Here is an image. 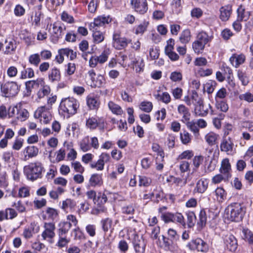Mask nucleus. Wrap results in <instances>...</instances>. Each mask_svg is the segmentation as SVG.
<instances>
[{
	"label": "nucleus",
	"mask_w": 253,
	"mask_h": 253,
	"mask_svg": "<svg viewBox=\"0 0 253 253\" xmlns=\"http://www.w3.org/2000/svg\"><path fill=\"white\" fill-rule=\"evenodd\" d=\"M156 98L163 102L168 104L170 101V96L169 93L167 92H163L162 94H158L155 95Z\"/></svg>",
	"instance_id": "nucleus-49"
},
{
	"label": "nucleus",
	"mask_w": 253,
	"mask_h": 253,
	"mask_svg": "<svg viewBox=\"0 0 253 253\" xmlns=\"http://www.w3.org/2000/svg\"><path fill=\"white\" fill-rule=\"evenodd\" d=\"M109 55V50L108 49L105 50L99 56H97L98 63L103 64L105 63L108 58Z\"/></svg>",
	"instance_id": "nucleus-63"
},
{
	"label": "nucleus",
	"mask_w": 253,
	"mask_h": 253,
	"mask_svg": "<svg viewBox=\"0 0 253 253\" xmlns=\"http://www.w3.org/2000/svg\"><path fill=\"white\" fill-rule=\"evenodd\" d=\"M108 106L109 110L114 114L121 115L123 113L122 108L112 101L108 102Z\"/></svg>",
	"instance_id": "nucleus-31"
},
{
	"label": "nucleus",
	"mask_w": 253,
	"mask_h": 253,
	"mask_svg": "<svg viewBox=\"0 0 253 253\" xmlns=\"http://www.w3.org/2000/svg\"><path fill=\"white\" fill-rule=\"evenodd\" d=\"M190 245L192 248L202 252H207L209 250L208 244L202 238H195L191 241Z\"/></svg>",
	"instance_id": "nucleus-12"
},
{
	"label": "nucleus",
	"mask_w": 253,
	"mask_h": 253,
	"mask_svg": "<svg viewBox=\"0 0 253 253\" xmlns=\"http://www.w3.org/2000/svg\"><path fill=\"white\" fill-rule=\"evenodd\" d=\"M174 41L172 39H170L167 42V45L165 47V52L167 55L173 52Z\"/></svg>",
	"instance_id": "nucleus-57"
},
{
	"label": "nucleus",
	"mask_w": 253,
	"mask_h": 253,
	"mask_svg": "<svg viewBox=\"0 0 253 253\" xmlns=\"http://www.w3.org/2000/svg\"><path fill=\"white\" fill-rule=\"evenodd\" d=\"M180 138L183 144H188L191 141V136L189 132L183 131L180 134Z\"/></svg>",
	"instance_id": "nucleus-51"
},
{
	"label": "nucleus",
	"mask_w": 253,
	"mask_h": 253,
	"mask_svg": "<svg viewBox=\"0 0 253 253\" xmlns=\"http://www.w3.org/2000/svg\"><path fill=\"white\" fill-rule=\"evenodd\" d=\"M89 183L93 187L101 185L102 183V175L98 173L92 174L89 178Z\"/></svg>",
	"instance_id": "nucleus-28"
},
{
	"label": "nucleus",
	"mask_w": 253,
	"mask_h": 253,
	"mask_svg": "<svg viewBox=\"0 0 253 253\" xmlns=\"http://www.w3.org/2000/svg\"><path fill=\"white\" fill-rule=\"evenodd\" d=\"M161 218L166 223L173 222V213L169 212L163 213L161 215Z\"/></svg>",
	"instance_id": "nucleus-56"
},
{
	"label": "nucleus",
	"mask_w": 253,
	"mask_h": 253,
	"mask_svg": "<svg viewBox=\"0 0 253 253\" xmlns=\"http://www.w3.org/2000/svg\"><path fill=\"white\" fill-rule=\"evenodd\" d=\"M208 187V181L207 179L202 178L198 181L194 191L199 193H204Z\"/></svg>",
	"instance_id": "nucleus-24"
},
{
	"label": "nucleus",
	"mask_w": 253,
	"mask_h": 253,
	"mask_svg": "<svg viewBox=\"0 0 253 253\" xmlns=\"http://www.w3.org/2000/svg\"><path fill=\"white\" fill-rule=\"evenodd\" d=\"M79 105V103L76 99L68 97L62 100L59 108L63 112L69 115H73L77 113Z\"/></svg>",
	"instance_id": "nucleus-2"
},
{
	"label": "nucleus",
	"mask_w": 253,
	"mask_h": 253,
	"mask_svg": "<svg viewBox=\"0 0 253 253\" xmlns=\"http://www.w3.org/2000/svg\"><path fill=\"white\" fill-rule=\"evenodd\" d=\"M157 244L165 250H171L172 248L173 243L171 238H158Z\"/></svg>",
	"instance_id": "nucleus-26"
},
{
	"label": "nucleus",
	"mask_w": 253,
	"mask_h": 253,
	"mask_svg": "<svg viewBox=\"0 0 253 253\" xmlns=\"http://www.w3.org/2000/svg\"><path fill=\"white\" fill-rule=\"evenodd\" d=\"M246 59L245 56L243 54H234L230 58V63L235 68H238L240 65L244 63Z\"/></svg>",
	"instance_id": "nucleus-18"
},
{
	"label": "nucleus",
	"mask_w": 253,
	"mask_h": 253,
	"mask_svg": "<svg viewBox=\"0 0 253 253\" xmlns=\"http://www.w3.org/2000/svg\"><path fill=\"white\" fill-rule=\"evenodd\" d=\"M48 78L51 83H57L61 80V73L57 67L51 68L48 74Z\"/></svg>",
	"instance_id": "nucleus-17"
},
{
	"label": "nucleus",
	"mask_w": 253,
	"mask_h": 253,
	"mask_svg": "<svg viewBox=\"0 0 253 253\" xmlns=\"http://www.w3.org/2000/svg\"><path fill=\"white\" fill-rule=\"evenodd\" d=\"M98 122L97 119L94 117H90L86 121V126L91 129H95L98 126Z\"/></svg>",
	"instance_id": "nucleus-48"
},
{
	"label": "nucleus",
	"mask_w": 253,
	"mask_h": 253,
	"mask_svg": "<svg viewBox=\"0 0 253 253\" xmlns=\"http://www.w3.org/2000/svg\"><path fill=\"white\" fill-rule=\"evenodd\" d=\"M24 153L25 154L24 160L27 161L29 158L37 156L39 153V149L34 146H29L24 149Z\"/></svg>",
	"instance_id": "nucleus-19"
},
{
	"label": "nucleus",
	"mask_w": 253,
	"mask_h": 253,
	"mask_svg": "<svg viewBox=\"0 0 253 253\" xmlns=\"http://www.w3.org/2000/svg\"><path fill=\"white\" fill-rule=\"evenodd\" d=\"M130 5L135 12L142 15L145 14L148 9L147 0H131Z\"/></svg>",
	"instance_id": "nucleus-8"
},
{
	"label": "nucleus",
	"mask_w": 253,
	"mask_h": 253,
	"mask_svg": "<svg viewBox=\"0 0 253 253\" xmlns=\"http://www.w3.org/2000/svg\"><path fill=\"white\" fill-rule=\"evenodd\" d=\"M216 108L223 112H226L228 110V104L223 101H216L215 103Z\"/></svg>",
	"instance_id": "nucleus-55"
},
{
	"label": "nucleus",
	"mask_w": 253,
	"mask_h": 253,
	"mask_svg": "<svg viewBox=\"0 0 253 253\" xmlns=\"http://www.w3.org/2000/svg\"><path fill=\"white\" fill-rule=\"evenodd\" d=\"M245 213V209L240 203L230 204L225 210V214L228 219L231 221H241Z\"/></svg>",
	"instance_id": "nucleus-1"
},
{
	"label": "nucleus",
	"mask_w": 253,
	"mask_h": 253,
	"mask_svg": "<svg viewBox=\"0 0 253 253\" xmlns=\"http://www.w3.org/2000/svg\"><path fill=\"white\" fill-rule=\"evenodd\" d=\"M129 41L126 38L121 37L118 34L113 35V45L117 49H122L127 45Z\"/></svg>",
	"instance_id": "nucleus-11"
},
{
	"label": "nucleus",
	"mask_w": 253,
	"mask_h": 253,
	"mask_svg": "<svg viewBox=\"0 0 253 253\" xmlns=\"http://www.w3.org/2000/svg\"><path fill=\"white\" fill-rule=\"evenodd\" d=\"M45 230L42 233V237H53L55 235V225L53 223H45Z\"/></svg>",
	"instance_id": "nucleus-22"
},
{
	"label": "nucleus",
	"mask_w": 253,
	"mask_h": 253,
	"mask_svg": "<svg viewBox=\"0 0 253 253\" xmlns=\"http://www.w3.org/2000/svg\"><path fill=\"white\" fill-rule=\"evenodd\" d=\"M41 86L42 87L39 89L37 93L38 97L39 99L42 98L44 96H47L51 91L50 87L48 85H45L44 84Z\"/></svg>",
	"instance_id": "nucleus-36"
},
{
	"label": "nucleus",
	"mask_w": 253,
	"mask_h": 253,
	"mask_svg": "<svg viewBox=\"0 0 253 253\" xmlns=\"http://www.w3.org/2000/svg\"><path fill=\"white\" fill-rule=\"evenodd\" d=\"M14 13L16 16H22L25 13V9L21 5L17 4L14 8Z\"/></svg>",
	"instance_id": "nucleus-60"
},
{
	"label": "nucleus",
	"mask_w": 253,
	"mask_h": 253,
	"mask_svg": "<svg viewBox=\"0 0 253 253\" xmlns=\"http://www.w3.org/2000/svg\"><path fill=\"white\" fill-rule=\"evenodd\" d=\"M228 249L234 252L237 248L238 244L236 238H227L225 242Z\"/></svg>",
	"instance_id": "nucleus-38"
},
{
	"label": "nucleus",
	"mask_w": 253,
	"mask_h": 253,
	"mask_svg": "<svg viewBox=\"0 0 253 253\" xmlns=\"http://www.w3.org/2000/svg\"><path fill=\"white\" fill-rule=\"evenodd\" d=\"M229 178L230 177H229L228 176L218 174L212 177L211 181L213 184H218L221 182L222 181H227Z\"/></svg>",
	"instance_id": "nucleus-44"
},
{
	"label": "nucleus",
	"mask_w": 253,
	"mask_h": 253,
	"mask_svg": "<svg viewBox=\"0 0 253 253\" xmlns=\"http://www.w3.org/2000/svg\"><path fill=\"white\" fill-rule=\"evenodd\" d=\"M187 218V224L189 227H193L196 221V215L194 212L189 211L186 213Z\"/></svg>",
	"instance_id": "nucleus-53"
},
{
	"label": "nucleus",
	"mask_w": 253,
	"mask_h": 253,
	"mask_svg": "<svg viewBox=\"0 0 253 253\" xmlns=\"http://www.w3.org/2000/svg\"><path fill=\"white\" fill-rule=\"evenodd\" d=\"M237 75L239 79L241 81L242 84L243 85H247L249 82V80L246 74L239 70L238 71Z\"/></svg>",
	"instance_id": "nucleus-58"
},
{
	"label": "nucleus",
	"mask_w": 253,
	"mask_h": 253,
	"mask_svg": "<svg viewBox=\"0 0 253 253\" xmlns=\"http://www.w3.org/2000/svg\"><path fill=\"white\" fill-rule=\"evenodd\" d=\"M89 138L86 137L82 140L80 143V149L84 152H87L90 149V146L88 144Z\"/></svg>",
	"instance_id": "nucleus-52"
},
{
	"label": "nucleus",
	"mask_w": 253,
	"mask_h": 253,
	"mask_svg": "<svg viewBox=\"0 0 253 253\" xmlns=\"http://www.w3.org/2000/svg\"><path fill=\"white\" fill-rule=\"evenodd\" d=\"M191 39V34L189 30H185L181 33L179 40L182 43H186L188 42Z\"/></svg>",
	"instance_id": "nucleus-42"
},
{
	"label": "nucleus",
	"mask_w": 253,
	"mask_h": 253,
	"mask_svg": "<svg viewBox=\"0 0 253 253\" xmlns=\"http://www.w3.org/2000/svg\"><path fill=\"white\" fill-rule=\"evenodd\" d=\"M202 100L198 93L193 91L190 96H186L184 97L183 100L188 106L193 105L194 107Z\"/></svg>",
	"instance_id": "nucleus-14"
},
{
	"label": "nucleus",
	"mask_w": 253,
	"mask_h": 253,
	"mask_svg": "<svg viewBox=\"0 0 253 253\" xmlns=\"http://www.w3.org/2000/svg\"><path fill=\"white\" fill-rule=\"evenodd\" d=\"M233 142L230 137L223 138L220 145V150L228 155L233 154Z\"/></svg>",
	"instance_id": "nucleus-13"
},
{
	"label": "nucleus",
	"mask_w": 253,
	"mask_h": 253,
	"mask_svg": "<svg viewBox=\"0 0 253 253\" xmlns=\"http://www.w3.org/2000/svg\"><path fill=\"white\" fill-rule=\"evenodd\" d=\"M45 84L44 80L42 78H39L36 80H31L25 83L26 88L27 90H31L32 88L38 87L40 85Z\"/></svg>",
	"instance_id": "nucleus-23"
},
{
	"label": "nucleus",
	"mask_w": 253,
	"mask_h": 253,
	"mask_svg": "<svg viewBox=\"0 0 253 253\" xmlns=\"http://www.w3.org/2000/svg\"><path fill=\"white\" fill-rule=\"evenodd\" d=\"M79 132V125L76 123H73L69 125L67 127L66 134L68 136L75 137L78 136Z\"/></svg>",
	"instance_id": "nucleus-27"
},
{
	"label": "nucleus",
	"mask_w": 253,
	"mask_h": 253,
	"mask_svg": "<svg viewBox=\"0 0 253 253\" xmlns=\"http://www.w3.org/2000/svg\"><path fill=\"white\" fill-rule=\"evenodd\" d=\"M28 61L31 64L37 67L41 62L40 55L38 53L31 54L28 58Z\"/></svg>",
	"instance_id": "nucleus-41"
},
{
	"label": "nucleus",
	"mask_w": 253,
	"mask_h": 253,
	"mask_svg": "<svg viewBox=\"0 0 253 253\" xmlns=\"http://www.w3.org/2000/svg\"><path fill=\"white\" fill-rule=\"evenodd\" d=\"M133 245L136 252L144 251L145 243L144 238H134Z\"/></svg>",
	"instance_id": "nucleus-29"
},
{
	"label": "nucleus",
	"mask_w": 253,
	"mask_h": 253,
	"mask_svg": "<svg viewBox=\"0 0 253 253\" xmlns=\"http://www.w3.org/2000/svg\"><path fill=\"white\" fill-rule=\"evenodd\" d=\"M199 217V221L198 222V224L201 227L205 226L207 220V215L205 210H202L200 211Z\"/></svg>",
	"instance_id": "nucleus-54"
},
{
	"label": "nucleus",
	"mask_w": 253,
	"mask_h": 253,
	"mask_svg": "<svg viewBox=\"0 0 253 253\" xmlns=\"http://www.w3.org/2000/svg\"><path fill=\"white\" fill-rule=\"evenodd\" d=\"M87 104L91 109H94L97 108L99 105V103L97 98L89 96L87 98Z\"/></svg>",
	"instance_id": "nucleus-45"
},
{
	"label": "nucleus",
	"mask_w": 253,
	"mask_h": 253,
	"mask_svg": "<svg viewBox=\"0 0 253 253\" xmlns=\"http://www.w3.org/2000/svg\"><path fill=\"white\" fill-rule=\"evenodd\" d=\"M43 168L39 162L31 163L24 168V171L28 179L32 181L42 177Z\"/></svg>",
	"instance_id": "nucleus-3"
},
{
	"label": "nucleus",
	"mask_w": 253,
	"mask_h": 253,
	"mask_svg": "<svg viewBox=\"0 0 253 253\" xmlns=\"http://www.w3.org/2000/svg\"><path fill=\"white\" fill-rule=\"evenodd\" d=\"M2 95L5 97L15 96L18 92L19 88L18 84L15 82H7L0 86Z\"/></svg>",
	"instance_id": "nucleus-4"
},
{
	"label": "nucleus",
	"mask_w": 253,
	"mask_h": 253,
	"mask_svg": "<svg viewBox=\"0 0 253 253\" xmlns=\"http://www.w3.org/2000/svg\"><path fill=\"white\" fill-rule=\"evenodd\" d=\"M92 31L93 32V38L94 42L96 43H99L104 40V37L101 32L98 30Z\"/></svg>",
	"instance_id": "nucleus-46"
},
{
	"label": "nucleus",
	"mask_w": 253,
	"mask_h": 253,
	"mask_svg": "<svg viewBox=\"0 0 253 253\" xmlns=\"http://www.w3.org/2000/svg\"><path fill=\"white\" fill-rule=\"evenodd\" d=\"M211 109V114L213 115V111L211 105L209 104L208 106H205L202 99L195 107L194 113L196 117H205L209 112V109Z\"/></svg>",
	"instance_id": "nucleus-9"
},
{
	"label": "nucleus",
	"mask_w": 253,
	"mask_h": 253,
	"mask_svg": "<svg viewBox=\"0 0 253 253\" xmlns=\"http://www.w3.org/2000/svg\"><path fill=\"white\" fill-rule=\"evenodd\" d=\"M217 201L222 202L226 198V192L222 187L217 188L215 191Z\"/></svg>",
	"instance_id": "nucleus-32"
},
{
	"label": "nucleus",
	"mask_w": 253,
	"mask_h": 253,
	"mask_svg": "<svg viewBox=\"0 0 253 253\" xmlns=\"http://www.w3.org/2000/svg\"><path fill=\"white\" fill-rule=\"evenodd\" d=\"M133 69L137 73L143 71L144 67L143 59L141 57H137L132 60Z\"/></svg>",
	"instance_id": "nucleus-25"
},
{
	"label": "nucleus",
	"mask_w": 253,
	"mask_h": 253,
	"mask_svg": "<svg viewBox=\"0 0 253 253\" xmlns=\"http://www.w3.org/2000/svg\"><path fill=\"white\" fill-rule=\"evenodd\" d=\"M185 124L187 127L195 134H199V129L198 126L194 121H188Z\"/></svg>",
	"instance_id": "nucleus-43"
},
{
	"label": "nucleus",
	"mask_w": 253,
	"mask_h": 253,
	"mask_svg": "<svg viewBox=\"0 0 253 253\" xmlns=\"http://www.w3.org/2000/svg\"><path fill=\"white\" fill-rule=\"evenodd\" d=\"M238 19L240 21H247L250 15L249 11H246L242 5H240L237 9Z\"/></svg>",
	"instance_id": "nucleus-30"
},
{
	"label": "nucleus",
	"mask_w": 253,
	"mask_h": 253,
	"mask_svg": "<svg viewBox=\"0 0 253 253\" xmlns=\"http://www.w3.org/2000/svg\"><path fill=\"white\" fill-rule=\"evenodd\" d=\"M177 222L183 226L185 225L184 217L180 213L176 212L174 214L173 213V222Z\"/></svg>",
	"instance_id": "nucleus-64"
},
{
	"label": "nucleus",
	"mask_w": 253,
	"mask_h": 253,
	"mask_svg": "<svg viewBox=\"0 0 253 253\" xmlns=\"http://www.w3.org/2000/svg\"><path fill=\"white\" fill-rule=\"evenodd\" d=\"M220 15L219 18L222 21H227L232 12V6L227 4L222 6L219 9Z\"/></svg>",
	"instance_id": "nucleus-16"
},
{
	"label": "nucleus",
	"mask_w": 253,
	"mask_h": 253,
	"mask_svg": "<svg viewBox=\"0 0 253 253\" xmlns=\"http://www.w3.org/2000/svg\"><path fill=\"white\" fill-rule=\"evenodd\" d=\"M178 114L181 117V121L185 123L190 120L191 113L189 110L184 105H179L177 108Z\"/></svg>",
	"instance_id": "nucleus-15"
},
{
	"label": "nucleus",
	"mask_w": 253,
	"mask_h": 253,
	"mask_svg": "<svg viewBox=\"0 0 253 253\" xmlns=\"http://www.w3.org/2000/svg\"><path fill=\"white\" fill-rule=\"evenodd\" d=\"M103 77L101 76L98 77L96 81H91L88 82V84L92 87H99L101 86L103 84Z\"/></svg>",
	"instance_id": "nucleus-62"
},
{
	"label": "nucleus",
	"mask_w": 253,
	"mask_h": 253,
	"mask_svg": "<svg viewBox=\"0 0 253 253\" xmlns=\"http://www.w3.org/2000/svg\"><path fill=\"white\" fill-rule=\"evenodd\" d=\"M29 117V112L25 109L22 108H19L17 112L16 119L21 122L25 121Z\"/></svg>",
	"instance_id": "nucleus-34"
},
{
	"label": "nucleus",
	"mask_w": 253,
	"mask_h": 253,
	"mask_svg": "<svg viewBox=\"0 0 253 253\" xmlns=\"http://www.w3.org/2000/svg\"><path fill=\"white\" fill-rule=\"evenodd\" d=\"M36 119H40V121L44 124H47L52 119V116L49 111V108L45 106H41L36 110L34 113Z\"/></svg>",
	"instance_id": "nucleus-6"
},
{
	"label": "nucleus",
	"mask_w": 253,
	"mask_h": 253,
	"mask_svg": "<svg viewBox=\"0 0 253 253\" xmlns=\"http://www.w3.org/2000/svg\"><path fill=\"white\" fill-rule=\"evenodd\" d=\"M231 170V165L229 163V160L228 158L223 159L221 164V167L220 168V171L223 175L228 176L229 177H231L230 171Z\"/></svg>",
	"instance_id": "nucleus-20"
},
{
	"label": "nucleus",
	"mask_w": 253,
	"mask_h": 253,
	"mask_svg": "<svg viewBox=\"0 0 253 253\" xmlns=\"http://www.w3.org/2000/svg\"><path fill=\"white\" fill-rule=\"evenodd\" d=\"M23 69L20 71V79H26L32 78L35 76L34 70L32 68H26L25 65H22Z\"/></svg>",
	"instance_id": "nucleus-21"
},
{
	"label": "nucleus",
	"mask_w": 253,
	"mask_h": 253,
	"mask_svg": "<svg viewBox=\"0 0 253 253\" xmlns=\"http://www.w3.org/2000/svg\"><path fill=\"white\" fill-rule=\"evenodd\" d=\"M218 137V134L212 132H210L206 135L205 140L209 145L213 146L216 143Z\"/></svg>",
	"instance_id": "nucleus-35"
},
{
	"label": "nucleus",
	"mask_w": 253,
	"mask_h": 253,
	"mask_svg": "<svg viewBox=\"0 0 253 253\" xmlns=\"http://www.w3.org/2000/svg\"><path fill=\"white\" fill-rule=\"evenodd\" d=\"M5 54H10L12 53L16 48V43L15 41L11 40L9 41H6Z\"/></svg>",
	"instance_id": "nucleus-33"
},
{
	"label": "nucleus",
	"mask_w": 253,
	"mask_h": 253,
	"mask_svg": "<svg viewBox=\"0 0 253 253\" xmlns=\"http://www.w3.org/2000/svg\"><path fill=\"white\" fill-rule=\"evenodd\" d=\"M111 157L107 153H102L99 156V159L96 162H91L89 166L91 169H95L97 171L103 170L104 169L105 163L110 162Z\"/></svg>",
	"instance_id": "nucleus-7"
},
{
	"label": "nucleus",
	"mask_w": 253,
	"mask_h": 253,
	"mask_svg": "<svg viewBox=\"0 0 253 253\" xmlns=\"http://www.w3.org/2000/svg\"><path fill=\"white\" fill-rule=\"evenodd\" d=\"M102 228L104 231L111 232L112 230V220L110 218H106L101 221Z\"/></svg>",
	"instance_id": "nucleus-39"
},
{
	"label": "nucleus",
	"mask_w": 253,
	"mask_h": 253,
	"mask_svg": "<svg viewBox=\"0 0 253 253\" xmlns=\"http://www.w3.org/2000/svg\"><path fill=\"white\" fill-rule=\"evenodd\" d=\"M6 74L10 78H15L18 74V69L15 66H11L7 68Z\"/></svg>",
	"instance_id": "nucleus-59"
},
{
	"label": "nucleus",
	"mask_w": 253,
	"mask_h": 253,
	"mask_svg": "<svg viewBox=\"0 0 253 253\" xmlns=\"http://www.w3.org/2000/svg\"><path fill=\"white\" fill-rule=\"evenodd\" d=\"M111 20L109 16H100L95 18L94 22L89 24V29L91 31L98 30L103 27L105 24H108Z\"/></svg>",
	"instance_id": "nucleus-10"
},
{
	"label": "nucleus",
	"mask_w": 253,
	"mask_h": 253,
	"mask_svg": "<svg viewBox=\"0 0 253 253\" xmlns=\"http://www.w3.org/2000/svg\"><path fill=\"white\" fill-rule=\"evenodd\" d=\"M66 30V26L60 22H56L52 25L51 34V41L57 42L58 40L62 38L64 35Z\"/></svg>",
	"instance_id": "nucleus-5"
},
{
	"label": "nucleus",
	"mask_w": 253,
	"mask_h": 253,
	"mask_svg": "<svg viewBox=\"0 0 253 253\" xmlns=\"http://www.w3.org/2000/svg\"><path fill=\"white\" fill-rule=\"evenodd\" d=\"M196 41L205 45L209 42V37L206 33L202 32L198 34Z\"/></svg>",
	"instance_id": "nucleus-50"
},
{
	"label": "nucleus",
	"mask_w": 253,
	"mask_h": 253,
	"mask_svg": "<svg viewBox=\"0 0 253 253\" xmlns=\"http://www.w3.org/2000/svg\"><path fill=\"white\" fill-rule=\"evenodd\" d=\"M205 45L197 41H195L192 44L193 50L195 53H199L205 48Z\"/></svg>",
	"instance_id": "nucleus-61"
},
{
	"label": "nucleus",
	"mask_w": 253,
	"mask_h": 253,
	"mask_svg": "<svg viewBox=\"0 0 253 253\" xmlns=\"http://www.w3.org/2000/svg\"><path fill=\"white\" fill-rule=\"evenodd\" d=\"M72 223L70 222H63L59 224V235L65 234L71 228Z\"/></svg>",
	"instance_id": "nucleus-40"
},
{
	"label": "nucleus",
	"mask_w": 253,
	"mask_h": 253,
	"mask_svg": "<svg viewBox=\"0 0 253 253\" xmlns=\"http://www.w3.org/2000/svg\"><path fill=\"white\" fill-rule=\"evenodd\" d=\"M139 108L145 112L149 113L153 109L152 103L150 101H143L140 103Z\"/></svg>",
	"instance_id": "nucleus-47"
},
{
	"label": "nucleus",
	"mask_w": 253,
	"mask_h": 253,
	"mask_svg": "<svg viewBox=\"0 0 253 253\" xmlns=\"http://www.w3.org/2000/svg\"><path fill=\"white\" fill-rule=\"evenodd\" d=\"M57 215L58 212L55 209L48 208L46 210L44 219L53 220L57 217Z\"/></svg>",
	"instance_id": "nucleus-37"
}]
</instances>
